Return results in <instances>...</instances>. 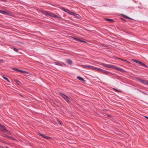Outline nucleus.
Segmentation results:
<instances>
[{
	"instance_id": "nucleus-1",
	"label": "nucleus",
	"mask_w": 148,
	"mask_h": 148,
	"mask_svg": "<svg viewBox=\"0 0 148 148\" xmlns=\"http://www.w3.org/2000/svg\"><path fill=\"white\" fill-rule=\"evenodd\" d=\"M44 14L46 15H48L52 17H55L56 18L60 19V18L57 15H55L54 14L51 13L50 12L47 11H44Z\"/></svg>"
},
{
	"instance_id": "nucleus-2",
	"label": "nucleus",
	"mask_w": 148,
	"mask_h": 148,
	"mask_svg": "<svg viewBox=\"0 0 148 148\" xmlns=\"http://www.w3.org/2000/svg\"><path fill=\"white\" fill-rule=\"evenodd\" d=\"M59 94L67 103L69 102V98L68 96L61 92H59Z\"/></svg>"
},
{
	"instance_id": "nucleus-3",
	"label": "nucleus",
	"mask_w": 148,
	"mask_h": 148,
	"mask_svg": "<svg viewBox=\"0 0 148 148\" xmlns=\"http://www.w3.org/2000/svg\"><path fill=\"white\" fill-rule=\"evenodd\" d=\"M0 13L5 15H7L11 16H12V14L9 11H4L0 10Z\"/></svg>"
},
{
	"instance_id": "nucleus-4",
	"label": "nucleus",
	"mask_w": 148,
	"mask_h": 148,
	"mask_svg": "<svg viewBox=\"0 0 148 148\" xmlns=\"http://www.w3.org/2000/svg\"><path fill=\"white\" fill-rule=\"evenodd\" d=\"M0 127H1L0 130L1 131L5 133V132H8V134H11V133L8 130H6V129L5 128V127L1 124H0Z\"/></svg>"
},
{
	"instance_id": "nucleus-5",
	"label": "nucleus",
	"mask_w": 148,
	"mask_h": 148,
	"mask_svg": "<svg viewBox=\"0 0 148 148\" xmlns=\"http://www.w3.org/2000/svg\"><path fill=\"white\" fill-rule=\"evenodd\" d=\"M134 62H136L137 63H138V64H140L142 66H145V67H148L147 66V65L145 64L144 63H143L142 62H141L140 61H138V60H133V59H132V60Z\"/></svg>"
},
{
	"instance_id": "nucleus-6",
	"label": "nucleus",
	"mask_w": 148,
	"mask_h": 148,
	"mask_svg": "<svg viewBox=\"0 0 148 148\" xmlns=\"http://www.w3.org/2000/svg\"><path fill=\"white\" fill-rule=\"evenodd\" d=\"M103 66L105 67H108L109 68H111L113 69L114 67V65H111V64H106L102 63L101 64Z\"/></svg>"
},
{
	"instance_id": "nucleus-7",
	"label": "nucleus",
	"mask_w": 148,
	"mask_h": 148,
	"mask_svg": "<svg viewBox=\"0 0 148 148\" xmlns=\"http://www.w3.org/2000/svg\"><path fill=\"white\" fill-rule=\"evenodd\" d=\"M138 81L141 83H142L144 84L148 85V81L146 80H144L141 79H139Z\"/></svg>"
},
{
	"instance_id": "nucleus-8",
	"label": "nucleus",
	"mask_w": 148,
	"mask_h": 148,
	"mask_svg": "<svg viewBox=\"0 0 148 148\" xmlns=\"http://www.w3.org/2000/svg\"><path fill=\"white\" fill-rule=\"evenodd\" d=\"M62 9L64 11L67 12V13L70 14L71 15H72V14H73V12H71L69 10L67 9H66L64 8H62Z\"/></svg>"
},
{
	"instance_id": "nucleus-9",
	"label": "nucleus",
	"mask_w": 148,
	"mask_h": 148,
	"mask_svg": "<svg viewBox=\"0 0 148 148\" xmlns=\"http://www.w3.org/2000/svg\"><path fill=\"white\" fill-rule=\"evenodd\" d=\"M113 69H115L121 72H125L126 71L123 69H122L119 68V67H118L117 66H114V67Z\"/></svg>"
},
{
	"instance_id": "nucleus-10",
	"label": "nucleus",
	"mask_w": 148,
	"mask_h": 148,
	"mask_svg": "<svg viewBox=\"0 0 148 148\" xmlns=\"http://www.w3.org/2000/svg\"><path fill=\"white\" fill-rule=\"evenodd\" d=\"M82 67L87 69H91L92 66H90L88 65H82Z\"/></svg>"
},
{
	"instance_id": "nucleus-11",
	"label": "nucleus",
	"mask_w": 148,
	"mask_h": 148,
	"mask_svg": "<svg viewBox=\"0 0 148 148\" xmlns=\"http://www.w3.org/2000/svg\"><path fill=\"white\" fill-rule=\"evenodd\" d=\"M39 135H40V136H41L42 137H43V138H45L47 139H49L50 138H51V137H49V136H46L45 135V134H41V133H39Z\"/></svg>"
},
{
	"instance_id": "nucleus-12",
	"label": "nucleus",
	"mask_w": 148,
	"mask_h": 148,
	"mask_svg": "<svg viewBox=\"0 0 148 148\" xmlns=\"http://www.w3.org/2000/svg\"><path fill=\"white\" fill-rule=\"evenodd\" d=\"M91 69L93 70H94L96 71H99L100 70V69L95 67L93 66H92V69Z\"/></svg>"
},
{
	"instance_id": "nucleus-13",
	"label": "nucleus",
	"mask_w": 148,
	"mask_h": 148,
	"mask_svg": "<svg viewBox=\"0 0 148 148\" xmlns=\"http://www.w3.org/2000/svg\"><path fill=\"white\" fill-rule=\"evenodd\" d=\"M99 72H101V73H104L106 75H108V73H109V72H108V71L103 70L101 69H100Z\"/></svg>"
},
{
	"instance_id": "nucleus-14",
	"label": "nucleus",
	"mask_w": 148,
	"mask_h": 148,
	"mask_svg": "<svg viewBox=\"0 0 148 148\" xmlns=\"http://www.w3.org/2000/svg\"><path fill=\"white\" fill-rule=\"evenodd\" d=\"M66 61L67 62V63L70 65H71L72 64L73 62L70 59H67Z\"/></svg>"
},
{
	"instance_id": "nucleus-15",
	"label": "nucleus",
	"mask_w": 148,
	"mask_h": 148,
	"mask_svg": "<svg viewBox=\"0 0 148 148\" xmlns=\"http://www.w3.org/2000/svg\"><path fill=\"white\" fill-rule=\"evenodd\" d=\"M72 15L75 16V17L78 18H79L80 17V16L79 14H76L74 12H73V14H72Z\"/></svg>"
},
{
	"instance_id": "nucleus-16",
	"label": "nucleus",
	"mask_w": 148,
	"mask_h": 148,
	"mask_svg": "<svg viewBox=\"0 0 148 148\" xmlns=\"http://www.w3.org/2000/svg\"><path fill=\"white\" fill-rule=\"evenodd\" d=\"M77 78L80 80L82 81L83 82H85L86 81L82 78L79 76L77 77Z\"/></svg>"
},
{
	"instance_id": "nucleus-17",
	"label": "nucleus",
	"mask_w": 148,
	"mask_h": 148,
	"mask_svg": "<svg viewBox=\"0 0 148 148\" xmlns=\"http://www.w3.org/2000/svg\"><path fill=\"white\" fill-rule=\"evenodd\" d=\"M54 63L56 65H58V66H62V64H61V63H60L59 62H54Z\"/></svg>"
},
{
	"instance_id": "nucleus-18",
	"label": "nucleus",
	"mask_w": 148,
	"mask_h": 148,
	"mask_svg": "<svg viewBox=\"0 0 148 148\" xmlns=\"http://www.w3.org/2000/svg\"><path fill=\"white\" fill-rule=\"evenodd\" d=\"M13 69L14 70H15L16 71H17L18 72H21V73H22V72L23 70H19V69H16V68H14Z\"/></svg>"
},
{
	"instance_id": "nucleus-19",
	"label": "nucleus",
	"mask_w": 148,
	"mask_h": 148,
	"mask_svg": "<svg viewBox=\"0 0 148 148\" xmlns=\"http://www.w3.org/2000/svg\"><path fill=\"white\" fill-rule=\"evenodd\" d=\"M13 69L14 70H15L16 71H17L18 72H21V73H22V72L23 70H19V69H16V68H14Z\"/></svg>"
},
{
	"instance_id": "nucleus-20",
	"label": "nucleus",
	"mask_w": 148,
	"mask_h": 148,
	"mask_svg": "<svg viewBox=\"0 0 148 148\" xmlns=\"http://www.w3.org/2000/svg\"><path fill=\"white\" fill-rule=\"evenodd\" d=\"M105 19L106 21H109L111 22H113L114 21L112 19H111L106 18V19Z\"/></svg>"
},
{
	"instance_id": "nucleus-21",
	"label": "nucleus",
	"mask_w": 148,
	"mask_h": 148,
	"mask_svg": "<svg viewBox=\"0 0 148 148\" xmlns=\"http://www.w3.org/2000/svg\"><path fill=\"white\" fill-rule=\"evenodd\" d=\"M7 137H8V138L11 139L12 140H15V138H13V137H11V136H7Z\"/></svg>"
},
{
	"instance_id": "nucleus-22",
	"label": "nucleus",
	"mask_w": 148,
	"mask_h": 148,
	"mask_svg": "<svg viewBox=\"0 0 148 148\" xmlns=\"http://www.w3.org/2000/svg\"><path fill=\"white\" fill-rule=\"evenodd\" d=\"M3 78L5 79V80H6L7 82L10 83V81H9V80L8 79V78H7V77H3Z\"/></svg>"
},
{
	"instance_id": "nucleus-23",
	"label": "nucleus",
	"mask_w": 148,
	"mask_h": 148,
	"mask_svg": "<svg viewBox=\"0 0 148 148\" xmlns=\"http://www.w3.org/2000/svg\"><path fill=\"white\" fill-rule=\"evenodd\" d=\"M113 90H114L115 91L118 92H121V91L120 90H118L117 89L115 88H113Z\"/></svg>"
},
{
	"instance_id": "nucleus-24",
	"label": "nucleus",
	"mask_w": 148,
	"mask_h": 148,
	"mask_svg": "<svg viewBox=\"0 0 148 148\" xmlns=\"http://www.w3.org/2000/svg\"><path fill=\"white\" fill-rule=\"evenodd\" d=\"M13 49L14 50V51H15L16 52H18V50L17 49H16L15 48H13Z\"/></svg>"
},
{
	"instance_id": "nucleus-25",
	"label": "nucleus",
	"mask_w": 148,
	"mask_h": 148,
	"mask_svg": "<svg viewBox=\"0 0 148 148\" xmlns=\"http://www.w3.org/2000/svg\"><path fill=\"white\" fill-rule=\"evenodd\" d=\"M22 73H26V74H28V72H27V71H23V70Z\"/></svg>"
},
{
	"instance_id": "nucleus-26",
	"label": "nucleus",
	"mask_w": 148,
	"mask_h": 148,
	"mask_svg": "<svg viewBox=\"0 0 148 148\" xmlns=\"http://www.w3.org/2000/svg\"><path fill=\"white\" fill-rule=\"evenodd\" d=\"M73 38L75 40H76V41H78V40H79V39L77 38H75V37H73Z\"/></svg>"
},
{
	"instance_id": "nucleus-27",
	"label": "nucleus",
	"mask_w": 148,
	"mask_h": 148,
	"mask_svg": "<svg viewBox=\"0 0 148 148\" xmlns=\"http://www.w3.org/2000/svg\"><path fill=\"white\" fill-rule=\"evenodd\" d=\"M125 18H128V19H132V20H134L132 18H130V17H129L127 16H125Z\"/></svg>"
},
{
	"instance_id": "nucleus-28",
	"label": "nucleus",
	"mask_w": 148,
	"mask_h": 148,
	"mask_svg": "<svg viewBox=\"0 0 148 148\" xmlns=\"http://www.w3.org/2000/svg\"><path fill=\"white\" fill-rule=\"evenodd\" d=\"M118 59H119L121 60H122L123 61H125V62H128L127 60H124L122 59H121L119 58H118Z\"/></svg>"
},
{
	"instance_id": "nucleus-29",
	"label": "nucleus",
	"mask_w": 148,
	"mask_h": 148,
	"mask_svg": "<svg viewBox=\"0 0 148 148\" xmlns=\"http://www.w3.org/2000/svg\"><path fill=\"white\" fill-rule=\"evenodd\" d=\"M16 82L18 84H19L21 83L18 80L16 81Z\"/></svg>"
},
{
	"instance_id": "nucleus-30",
	"label": "nucleus",
	"mask_w": 148,
	"mask_h": 148,
	"mask_svg": "<svg viewBox=\"0 0 148 148\" xmlns=\"http://www.w3.org/2000/svg\"><path fill=\"white\" fill-rule=\"evenodd\" d=\"M3 60H0V64L3 62Z\"/></svg>"
},
{
	"instance_id": "nucleus-31",
	"label": "nucleus",
	"mask_w": 148,
	"mask_h": 148,
	"mask_svg": "<svg viewBox=\"0 0 148 148\" xmlns=\"http://www.w3.org/2000/svg\"><path fill=\"white\" fill-rule=\"evenodd\" d=\"M82 42H84V43H86V42L84 41V40H82Z\"/></svg>"
},
{
	"instance_id": "nucleus-32",
	"label": "nucleus",
	"mask_w": 148,
	"mask_h": 148,
	"mask_svg": "<svg viewBox=\"0 0 148 148\" xmlns=\"http://www.w3.org/2000/svg\"><path fill=\"white\" fill-rule=\"evenodd\" d=\"M78 41H79V42H82V40H81L80 39H79V40Z\"/></svg>"
},
{
	"instance_id": "nucleus-33",
	"label": "nucleus",
	"mask_w": 148,
	"mask_h": 148,
	"mask_svg": "<svg viewBox=\"0 0 148 148\" xmlns=\"http://www.w3.org/2000/svg\"><path fill=\"white\" fill-rule=\"evenodd\" d=\"M145 117L147 119H148V116H145Z\"/></svg>"
},
{
	"instance_id": "nucleus-34",
	"label": "nucleus",
	"mask_w": 148,
	"mask_h": 148,
	"mask_svg": "<svg viewBox=\"0 0 148 148\" xmlns=\"http://www.w3.org/2000/svg\"><path fill=\"white\" fill-rule=\"evenodd\" d=\"M6 147V148H9L8 147Z\"/></svg>"
},
{
	"instance_id": "nucleus-35",
	"label": "nucleus",
	"mask_w": 148,
	"mask_h": 148,
	"mask_svg": "<svg viewBox=\"0 0 148 148\" xmlns=\"http://www.w3.org/2000/svg\"><path fill=\"white\" fill-rule=\"evenodd\" d=\"M60 124L61 125V123L60 122Z\"/></svg>"
}]
</instances>
